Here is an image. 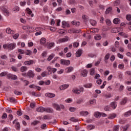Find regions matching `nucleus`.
I'll list each match as a JSON object with an SVG mask.
<instances>
[{"label":"nucleus","instance_id":"f257e3e1","mask_svg":"<svg viewBox=\"0 0 131 131\" xmlns=\"http://www.w3.org/2000/svg\"><path fill=\"white\" fill-rule=\"evenodd\" d=\"M3 48L4 49H8L9 51H12L16 48V43L13 42V43H11L9 44H5L3 45Z\"/></svg>","mask_w":131,"mask_h":131},{"label":"nucleus","instance_id":"f03ea898","mask_svg":"<svg viewBox=\"0 0 131 131\" xmlns=\"http://www.w3.org/2000/svg\"><path fill=\"white\" fill-rule=\"evenodd\" d=\"M52 106L54 109H56L57 111H61V110H63L65 107H64V105L60 104L59 105L57 103H53L52 104Z\"/></svg>","mask_w":131,"mask_h":131},{"label":"nucleus","instance_id":"7ed1b4c3","mask_svg":"<svg viewBox=\"0 0 131 131\" xmlns=\"http://www.w3.org/2000/svg\"><path fill=\"white\" fill-rule=\"evenodd\" d=\"M68 40H69V37H68V36H66L63 38L59 39L57 43L66 42V41H68Z\"/></svg>","mask_w":131,"mask_h":131},{"label":"nucleus","instance_id":"20e7f679","mask_svg":"<svg viewBox=\"0 0 131 131\" xmlns=\"http://www.w3.org/2000/svg\"><path fill=\"white\" fill-rule=\"evenodd\" d=\"M60 64L61 65H65L66 66H69V65H70V60H64V59H61L60 60Z\"/></svg>","mask_w":131,"mask_h":131},{"label":"nucleus","instance_id":"39448f33","mask_svg":"<svg viewBox=\"0 0 131 131\" xmlns=\"http://www.w3.org/2000/svg\"><path fill=\"white\" fill-rule=\"evenodd\" d=\"M7 78H8V79H13V80H16V79L17 78V77L16 76V75L8 74H7Z\"/></svg>","mask_w":131,"mask_h":131},{"label":"nucleus","instance_id":"423d86ee","mask_svg":"<svg viewBox=\"0 0 131 131\" xmlns=\"http://www.w3.org/2000/svg\"><path fill=\"white\" fill-rule=\"evenodd\" d=\"M69 33H79L80 29H71L68 30Z\"/></svg>","mask_w":131,"mask_h":131},{"label":"nucleus","instance_id":"0eeeda50","mask_svg":"<svg viewBox=\"0 0 131 131\" xmlns=\"http://www.w3.org/2000/svg\"><path fill=\"white\" fill-rule=\"evenodd\" d=\"M25 65H26L27 66H29L30 65H33V64H35V61L33 60H30L29 61H26L24 62Z\"/></svg>","mask_w":131,"mask_h":131},{"label":"nucleus","instance_id":"6e6552de","mask_svg":"<svg viewBox=\"0 0 131 131\" xmlns=\"http://www.w3.org/2000/svg\"><path fill=\"white\" fill-rule=\"evenodd\" d=\"M35 75V74H34L33 71H32L31 70H29L27 72V76H28V77H29V78H32Z\"/></svg>","mask_w":131,"mask_h":131},{"label":"nucleus","instance_id":"1a4fd4ad","mask_svg":"<svg viewBox=\"0 0 131 131\" xmlns=\"http://www.w3.org/2000/svg\"><path fill=\"white\" fill-rule=\"evenodd\" d=\"M68 88H69V84H63L59 86V89L61 91H64L66 90V89H68Z\"/></svg>","mask_w":131,"mask_h":131},{"label":"nucleus","instance_id":"9d476101","mask_svg":"<svg viewBox=\"0 0 131 131\" xmlns=\"http://www.w3.org/2000/svg\"><path fill=\"white\" fill-rule=\"evenodd\" d=\"M6 33H8V34H14L15 31L14 30H12L10 28H7L6 29Z\"/></svg>","mask_w":131,"mask_h":131},{"label":"nucleus","instance_id":"9b49d317","mask_svg":"<svg viewBox=\"0 0 131 131\" xmlns=\"http://www.w3.org/2000/svg\"><path fill=\"white\" fill-rule=\"evenodd\" d=\"M73 67H69L66 69V73H70V72H72V71H73Z\"/></svg>","mask_w":131,"mask_h":131},{"label":"nucleus","instance_id":"f8f14e48","mask_svg":"<svg viewBox=\"0 0 131 131\" xmlns=\"http://www.w3.org/2000/svg\"><path fill=\"white\" fill-rule=\"evenodd\" d=\"M36 111H37V112H45V111H46V108L40 106L36 108Z\"/></svg>","mask_w":131,"mask_h":131},{"label":"nucleus","instance_id":"ddd939ff","mask_svg":"<svg viewBox=\"0 0 131 131\" xmlns=\"http://www.w3.org/2000/svg\"><path fill=\"white\" fill-rule=\"evenodd\" d=\"M82 54V50L79 49L76 53V56L77 58H79V57L81 56Z\"/></svg>","mask_w":131,"mask_h":131},{"label":"nucleus","instance_id":"4468645a","mask_svg":"<svg viewBox=\"0 0 131 131\" xmlns=\"http://www.w3.org/2000/svg\"><path fill=\"white\" fill-rule=\"evenodd\" d=\"M53 47H55L54 42H50L48 43V45L47 46V48L48 50H51V49H52V48H53Z\"/></svg>","mask_w":131,"mask_h":131},{"label":"nucleus","instance_id":"2eb2a0df","mask_svg":"<svg viewBox=\"0 0 131 131\" xmlns=\"http://www.w3.org/2000/svg\"><path fill=\"white\" fill-rule=\"evenodd\" d=\"M46 97H48V98H54L55 97L56 95H55V94L53 93H46L45 94Z\"/></svg>","mask_w":131,"mask_h":131},{"label":"nucleus","instance_id":"dca6fc26","mask_svg":"<svg viewBox=\"0 0 131 131\" xmlns=\"http://www.w3.org/2000/svg\"><path fill=\"white\" fill-rule=\"evenodd\" d=\"M2 11H3L5 15H6L7 16H9V11H8V9H7V8H6L5 7H2Z\"/></svg>","mask_w":131,"mask_h":131},{"label":"nucleus","instance_id":"f3484780","mask_svg":"<svg viewBox=\"0 0 131 131\" xmlns=\"http://www.w3.org/2000/svg\"><path fill=\"white\" fill-rule=\"evenodd\" d=\"M116 116H117V115H116V114H110L109 116L108 117V119H114V118H115V117H116Z\"/></svg>","mask_w":131,"mask_h":131},{"label":"nucleus","instance_id":"a211bd4d","mask_svg":"<svg viewBox=\"0 0 131 131\" xmlns=\"http://www.w3.org/2000/svg\"><path fill=\"white\" fill-rule=\"evenodd\" d=\"M62 25L63 28H65V27H70L69 24L66 21H63L62 22Z\"/></svg>","mask_w":131,"mask_h":131},{"label":"nucleus","instance_id":"6ab92c4d","mask_svg":"<svg viewBox=\"0 0 131 131\" xmlns=\"http://www.w3.org/2000/svg\"><path fill=\"white\" fill-rule=\"evenodd\" d=\"M45 112H47V113H53L54 112V111L53 110V109L50 107H47L45 108Z\"/></svg>","mask_w":131,"mask_h":131},{"label":"nucleus","instance_id":"aec40b11","mask_svg":"<svg viewBox=\"0 0 131 131\" xmlns=\"http://www.w3.org/2000/svg\"><path fill=\"white\" fill-rule=\"evenodd\" d=\"M26 11L29 15H31V17H33V16H34L33 13H32V11H31L29 8H27Z\"/></svg>","mask_w":131,"mask_h":131},{"label":"nucleus","instance_id":"412c9836","mask_svg":"<svg viewBox=\"0 0 131 131\" xmlns=\"http://www.w3.org/2000/svg\"><path fill=\"white\" fill-rule=\"evenodd\" d=\"M124 117H128V116H130L131 115V110L129 111L125 112L123 114Z\"/></svg>","mask_w":131,"mask_h":131},{"label":"nucleus","instance_id":"4be33fe9","mask_svg":"<svg viewBox=\"0 0 131 131\" xmlns=\"http://www.w3.org/2000/svg\"><path fill=\"white\" fill-rule=\"evenodd\" d=\"M130 125L127 124L122 127L123 131H127L129 128Z\"/></svg>","mask_w":131,"mask_h":131},{"label":"nucleus","instance_id":"5701e85b","mask_svg":"<svg viewBox=\"0 0 131 131\" xmlns=\"http://www.w3.org/2000/svg\"><path fill=\"white\" fill-rule=\"evenodd\" d=\"M94 39L95 40H101V39H102V36L97 34L94 36Z\"/></svg>","mask_w":131,"mask_h":131},{"label":"nucleus","instance_id":"b1692460","mask_svg":"<svg viewBox=\"0 0 131 131\" xmlns=\"http://www.w3.org/2000/svg\"><path fill=\"white\" fill-rule=\"evenodd\" d=\"M87 75H88V71L86 70H83L81 73V76H83V77H85L87 76Z\"/></svg>","mask_w":131,"mask_h":131},{"label":"nucleus","instance_id":"393cba45","mask_svg":"<svg viewBox=\"0 0 131 131\" xmlns=\"http://www.w3.org/2000/svg\"><path fill=\"white\" fill-rule=\"evenodd\" d=\"M72 92L73 93H74V94H76L77 95H79V94H80V90L77 89H73Z\"/></svg>","mask_w":131,"mask_h":131},{"label":"nucleus","instance_id":"a878e982","mask_svg":"<svg viewBox=\"0 0 131 131\" xmlns=\"http://www.w3.org/2000/svg\"><path fill=\"white\" fill-rule=\"evenodd\" d=\"M113 23L114 24H120V19L118 18H116L113 20Z\"/></svg>","mask_w":131,"mask_h":131},{"label":"nucleus","instance_id":"bb28decb","mask_svg":"<svg viewBox=\"0 0 131 131\" xmlns=\"http://www.w3.org/2000/svg\"><path fill=\"white\" fill-rule=\"evenodd\" d=\"M94 115L95 116V117H96V118H98V117H100L101 114V113L99 112H96L95 113H94Z\"/></svg>","mask_w":131,"mask_h":131},{"label":"nucleus","instance_id":"cd10ccee","mask_svg":"<svg viewBox=\"0 0 131 131\" xmlns=\"http://www.w3.org/2000/svg\"><path fill=\"white\" fill-rule=\"evenodd\" d=\"M126 102H127V98H124L120 102L121 105H125L126 104Z\"/></svg>","mask_w":131,"mask_h":131},{"label":"nucleus","instance_id":"c85d7f7f","mask_svg":"<svg viewBox=\"0 0 131 131\" xmlns=\"http://www.w3.org/2000/svg\"><path fill=\"white\" fill-rule=\"evenodd\" d=\"M47 42V39L45 38H41L40 40V45H45Z\"/></svg>","mask_w":131,"mask_h":131},{"label":"nucleus","instance_id":"c756f323","mask_svg":"<svg viewBox=\"0 0 131 131\" xmlns=\"http://www.w3.org/2000/svg\"><path fill=\"white\" fill-rule=\"evenodd\" d=\"M72 24L73 25H75V26H79L80 25V23L79 21H72Z\"/></svg>","mask_w":131,"mask_h":131},{"label":"nucleus","instance_id":"7c9ffc66","mask_svg":"<svg viewBox=\"0 0 131 131\" xmlns=\"http://www.w3.org/2000/svg\"><path fill=\"white\" fill-rule=\"evenodd\" d=\"M111 106L113 109H115L117 107V104H116V102H113L111 103Z\"/></svg>","mask_w":131,"mask_h":131},{"label":"nucleus","instance_id":"2f4dec72","mask_svg":"<svg viewBox=\"0 0 131 131\" xmlns=\"http://www.w3.org/2000/svg\"><path fill=\"white\" fill-rule=\"evenodd\" d=\"M93 86V84L92 83H88L83 85L84 88L86 89H91V88Z\"/></svg>","mask_w":131,"mask_h":131},{"label":"nucleus","instance_id":"473e14b6","mask_svg":"<svg viewBox=\"0 0 131 131\" xmlns=\"http://www.w3.org/2000/svg\"><path fill=\"white\" fill-rule=\"evenodd\" d=\"M54 57H55V54L54 53H52L50 55H49V56L47 58V60L51 61V60H52V59H53Z\"/></svg>","mask_w":131,"mask_h":131},{"label":"nucleus","instance_id":"72a5a7b5","mask_svg":"<svg viewBox=\"0 0 131 131\" xmlns=\"http://www.w3.org/2000/svg\"><path fill=\"white\" fill-rule=\"evenodd\" d=\"M21 72H25V71H27V67L23 66L20 68Z\"/></svg>","mask_w":131,"mask_h":131},{"label":"nucleus","instance_id":"f704fd0d","mask_svg":"<svg viewBox=\"0 0 131 131\" xmlns=\"http://www.w3.org/2000/svg\"><path fill=\"white\" fill-rule=\"evenodd\" d=\"M80 114L82 116H86V115H89V112L88 111L81 112Z\"/></svg>","mask_w":131,"mask_h":131},{"label":"nucleus","instance_id":"c9c22d12","mask_svg":"<svg viewBox=\"0 0 131 131\" xmlns=\"http://www.w3.org/2000/svg\"><path fill=\"white\" fill-rule=\"evenodd\" d=\"M25 55H27L28 56H30L32 54V52L30 50H27L25 51Z\"/></svg>","mask_w":131,"mask_h":131},{"label":"nucleus","instance_id":"e433bc0d","mask_svg":"<svg viewBox=\"0 0 131 131\" xmlns=\"http://www.w3.org/2000/svg\"><path fill=\"white\" fill-rule=\"evenodd\" d=\"M109 58H110V54L108 53L105 55L104 57L105 63H107V60H108Z\"/></svg>","mask_w":131,"mask_h":131},{"label":"nucleus","instance_id":"4c0bfd02","mask_svg":"<svg viewBox=\"0 0 131 131\" xmlns=\"http://www.w3.org/2000/svg\"><path fill=\"white\" fill-rule=\"evenodd\" d=\"M70 120L71 121H72L73 122H77V121H78V119L74 118V117H71L70 119Z\"/></svg>","mask_w":131,"mask_h":131},{"label":"nucleus","instance_id":"58836bf2","mask_svg":"<svg viewBox=\"0 0 131 131\" xmlns=\"http://www.w3.org/2000/svg\"><path fill=\"white\" fill-rule=\"evenodd\" d=\"M6 75H8V72H3L0 74V76L3 77V76H6Z\"/></svg>","mask_w":131,"mask_h":131},{"label":"nucleus","instance_id":"ea45409f","mask_svg":"<svg viewBox=\"0 0 131 131\" xmlns=\"http://www.w3.org/2000/svg\"><path fill=\"white\" fill-rule=\"evenodd\" d=\"M111 11H112V8L109 7L106 9L105 13L109 14V13H111Z\"/></svg>","mask_w":131,"mask_h":131},{"label":"nucleus","instance_id":"a19ab883","mask_svg":"<svg viewBox=\"0 0 131 131\" xmlns=\"http://www.w3.org/2000/svg\"><path fill=\"white\" fill-rule=\"evenodd\" d=\"M18 52L20 54V55H24L25 51L22 49H18Z\"/></svg>","mask_w":131,"mask_h":131},{"label":"nucleus","instance_id":"79ce46f5","mask_svg":"<svg viewBox=\"0 0 131 131\" xmlns=\"http://www.w3.org/2000/svg\"><path fill=\"white\" fill-rule=\"evenodd\" d=\"M19 35L20 34H19V33H16L13 35V38H14V39H17V38L19 37Z\"/></svg>","mask_w":131,"mask_h":131},{"label":"nucleus","instance_id":"37998d69","mask_svg":"<svg viewBox=\"0 0 131 131\" xmlns=\"http://www.w3.org/2000/svg\"><path fill=\"white\" fill-rule=\"evenodd\" d=\"M96 101L97 100L96 99H92L90 101V104H91V105H94L96 104Z\"/></svg>","mask_w":131,"mask_h":131},{"label":"nucleus","instance_id":"c03bdc74","mask_svg":"<svg viewBox=\"0 0 131 131\" xmlns=\"http://www.w3.org/2000/svg\"><path fill=\"white\" fill-rule=\"evenodd\" d=\"M114 131H118L119 130V125H115L114 127Z\"/></svg>","mask_w":131,"mask_h":131},{"label":"nucleus","instance_id":"a18cd8bd","mask_svg":"<svg viewBox=\"0 0 131 131\" xmlns=\"http://www.w3.org/2000/svg\"><path fill=\"white\" fill-rule=\"evenodd\" d=\"M104 110L105 111H111V107H110V106L107 105L104 107Z\"/></svg>","mask_w":131,"mask_h":131},{"label":"nucleus","instance_id":"49530a36","mask_svg":"<svg viewBox=\"0 0 131 131\" xmlns=\"http://www.w3.org/2000/svg\"><path fill=\"white\" fill-rule=\"evenodd\" d=\"M90 23H91V25H92V26H95V25H96V24H97V21H96L95 20H90Z\"/></svg>","mask_w":131,"mask_h":131},{"label":"nucleus","instance_id":"de8ad7c7","mask_svg":"<svg viewBox=\"0 0 131 131\" xmlns=\"http://www.w3.org/2000/svg\"><path fill=\"white\" fill-rule=\"evenodd\" d=\"M82 19H83L84 21L86 22V21H88L89 20V17H88V16L86 15H84L82 16Z\"/></svg>","mask_w":131,"mask_h":131},{"label":"nucleus","instance_id":"09e8293b","mask_svg":"<svg viewBox=\"0 0 131 131\" xmlns=\"http://www.w3.org/2000/svg\"><path fill=\"white\" fill-rule=\"evenodd\" d=\"M47 55H48V52L47 51H44L41 54V56L43 57V58H45L47 57Z\"/></svg>","mask_w":131,"mask_h":131},{"label":"nucleus","instance_id":"8fccbe9b","mask_svg":"<svg viewBox=\"0 0 131 131\" xmlns=\"http://www.w3.org/2000/svg\"><path fill=\"white\" fill-rule=\"evenodd\" d=\"M103 97H104L105 98H111V94L108 93V94H105L103 95Z\"/></svg>","mask_w":131,"mask_h":131},{"label":"nucleus","instance_id":"3c124183","mask_svg":"<svg viewBox=\"0 0 131 131\" xmlns=\"http://www.w3.org/2000/svg\"><path fill=\"white\" fill-rule=\"evenodd\" d=\"M73 46L74 48H78V47L79 46V43L75 42H74Z\"/></svg>","mask_w":131,"mask_h":131},{"label":"nucleus","instance_id":"603ef678","mask_svg":"<svg viewBox=\"0 0 131 131\" xmlns=\"http://www.w3.org/2000/svg\"><path fill=\"white\" fill-rule=\"evenodd\" d=\"M20 10V8H19V7L18 6H15L14 8H13V11L14 12H18Z\"/></svg>","mask_w":131,"mask_h":131},{"label":"nucleus","instance_id":"864d4df0","mask_svg":"<svg viewBox=\"0 0 131 131\" xmlns=\"http://www.w3.org/2000/svg\"><path fill=\"white\" fill-rule=\"evenodd\" d=\"M126 19L128 21H130L131 20V15L130 14H128L126 16Z\"/></svg>","mask_w":131,"mask_h":131},{"label":"nucleus","instance_id":"5fc2aeb1","mask_svg":"<svg viewBox=\"0 0 131 131\" xmlns=\"http://www.w3.org/2000/svg\"><path fill=\"white\" fill-rule=\"evenodd\" d=\"M43 119H45V120H49V119H51V116H48V115H45L43 117Z\"/></svg>","mask_w":131,"mask_h":131},{"label":"nucleus","instance_id":"6e6d98bb","mask_svg":"<svg viewBox=\"0 0 131 131\" xmlns=\"http://www.w3.org/2000/svg\"><path fill=\"white\" fill-rule=\"evenodd\" d=\"M14 93L15 95H17L18 96H20V95L22 94L21 92L17 91L16 90L14 91Z\"/></svg>","mask_w":131,"mask_h":131},{"label":"nucleus","instance_id":"4d7b16f0","mask_svg":"<svg viewBox=\"0 0 131 131\" xmlns=\"http://www.w3.org/2000/svg\"><path fill=\"white\" fill-rule=\"evenodd\" d=\"M118 68L119 69H121V70L123 69V68H124V64H119Z\"/></svg>","mask_w":131,"mask_h":131},{"label":"nucleus","instance_id":"13d9d810","mask_svg":"<svg viewBox=\"0 0 131 131\" xmlns=\"http://www.w3.org/2000/svg\"><path fill=\"white\" fill-rule=\"evenodd\" d=\"M90 74L91 75H94L95 74V69H91L90 70Z\"/></svg>","mask_w":131,"mask_h":131},{"label":"nucleus","instance_id":"bf43d9fd","mask_svg":"<svg viewBox=\"0 0 131 131\" xmlns=\"http://www.w3.org/2000/svg\"><path fill=\"white\" fill-rule=\"evenodd\" d=\"M106 24L107 25H108V26H110L111 25V21L110 19H106L105 20Z\"/></svg>","mask_w":131,"mask_h":131},{"label":"nucleus","instance_id":"052dcab7","mask_svg":"<svg viewBox=\"0 0 131 131\" xmlns=\"http://www.w3.org/2000/svg\"><path fill=\"white\" fill-rule=\"evenodd\" d=\"M120 1H116L115 2H114V6H119V5H120Z\"/></svg>","mask_w":131,"mask_h":131},{"label":"nucleus","instance_id":"680f3d73","mask_svg":"<svg viewBox=\"0 0 131 131\" xmlns=\"http://www.w3.org/2000/svg\"><path fill=\"white\" fill-rule=\"evenodd\" d=\"M58 32L59 34H64V33H65V31L64 30H59L58 31Z\"/></svg>","mask_w":131,"mask_h":131},{"label":"nucleus","instance_id":"e2e57ef3","mask_svg":"<svg viewBox=\"0 0 131 131\" xmlns=\"http://www.w3.org/2000/svg\"><path fill=\"white\" fill-rule=\"evenodd\" d=\"M47 70H48V74H51L52 73V68L50 67L47 68Z\"/></svg>","mask_w":131,"mask_h":131},{"label":"nucleus","instance_id":"0e129e2a","mask_svg":"<svg viewBox=\"0 0 131 131\" xmlns=\"http://www.w3.org/2000/svg\"><path fill=\"white\" fill-rule=\"evenodd\" d=\"M11 69L12 70V71H14V72H17V71H18V69L15 67H12Z\"/></svg>","mask_w":131,"mask_h":131},{"label":"nucleus","instance_id":"69168bd1","mask_svg":"<svg viewBox=\"0 0 131 131\" xmlns=\"http://www.w3.org/2000/svg\"><path fill=\"white\" fill-rule=\"evenodd\" d=\"M8 117V115H7V114L4 113L2 116V118L3 119H5V118H7Z\"/></svg>","mask_w":131,"mask_h":131},{"label":"nucleus","instance_id":"338daca9","mask_svg":"<svg viewBox=\"0 0 131 131\" xmlns=\"http://www.w3.org/2000/svg\"><path fill=\"white\" fill-rule=\"evenodd\" d=\"M117 56L118 58H120V59H123V55L121 54L120 53H118L117 54Z\"/></svg>","mask_w":131,"mask_h":131},{"label":"nucleus","instance_id":"774afa93","mask_svg":"<svg viewBox=\"0 0 131 131\" xmlns=\"http://www.w3.org/2000/svg\"><path fill=\"white\" fill-rule=\"evenodd\" d=\"M115 46L116 48H119V42L116 41L115 43Z\"/></svg>","mask_w":131,"mask_h":131}]
</instances>
